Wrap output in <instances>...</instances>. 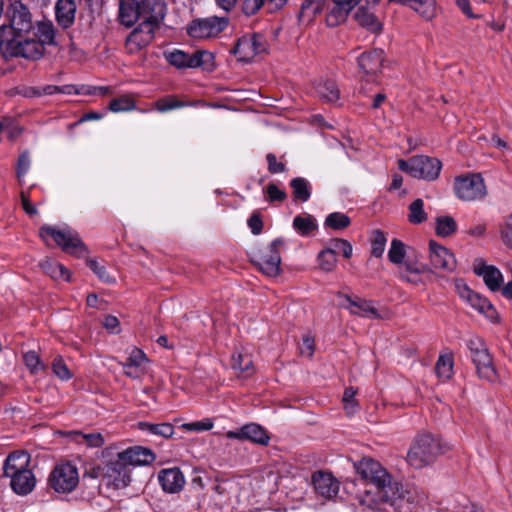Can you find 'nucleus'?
Listing matches in <instances>:
<instances>
[{"label": "nucleus", "mask_w": 512, "mask_h": 512, "mask_svg": "<svg viewBox=\"0 0 512 512\" xmlns=\"http://www.w3.org/2000/svg\"><path fill=\"white\" fill-rule=\"evenodd\" d=\"M165 60L177 69L187 68H208L212 65L214 56L205 50H198L192 54L186 53L180 49H174L164 53Z\"/></svg>", "instance_id": "nucleus-11"}, {"label": "nucleus", "mask_w": 512, "mask_h": 512, "mask_svg": "<svg viewBox=\"0 0 512 512\" xmlns=\"http://www.w3.org/2000/svg\"><path fill=\"white\" fill-rule=\"evenodd\" d=\"M466 346L479 378L490 383L497 382L499 376L494 366L493 358L483 339L477 336L471 337L467 340Z\"/></svg>", "instance_id": "nucleus-6"}, {"label": "nucleus", "mask_w": 512, "mask_h": 512, "mask_svg": "<svg viewBox=\"0 0 512 512\" xmlns=\"http://www.w3.org/2000/svg\"><path fill=\"white\" fill-rule=\"evenodd\" d=\"M398 168L414 178L435 181L439 178L442 162L435 157L415 155L407 161L400 159Z\"/></svg>", "instance_id": "nucleus-8"}, {"label": "nucleus", "mask_w": 512, "mask_h": 512, "mask_svg": "<svg viewBox=\"0 0 512 512\" xmlns=\"http://www.w3.org/2000/svg\"><path fill=\"white\" fill-rule=\"evenodd\" d=\"M47 95L54 94H65V95H78V86L73 84H67L62 86L57 85H45V91Z\"/></svg>", "instance_id": "nucleus-56"}, {"label": "nucleus", "mask_w": 512, "mask_h": 512, "mask_svg": "<svg viewBox=\"0 0 512 512\" xmlns=\"http://www.w3.org/2000/svg\"><path fill=\"white\" fill-rule=\"evenodd\" d=\"M362 0H329L326 23L329 27H337L343 24L349 14L360 4Z\"/></svg>", "instance_id": "nucleus-18"}, {"label": "nucleus", "mask_w": 512, "mask_h": 512, "mask_svg": "<svg viewBox=\"0 0 512 512\" xmlns=\"http://www.w3.org/2000/svg\"><path fill=\"white\" fill-rule=\"evenodd\" d=\"M30 164H31V161H30L29 153L27 151H25L22 154H20L18 161H17V166H16V173H17V178H18L19 182H21L22 179L24 178V176L27 174V172L30 168Z\"/></svg>", "instance_id": "nucleus-57"}, {"label": "nucleus", "mask_w": 512, "mask_h": 512, "mask_svg": "<svg viewBox=\"0 0 512 512\" xmlns=\"http://www.w3.org/2000/svg\"><path fill=\"white\" fill-rule=\"evenodd\" d=\"M75 0H58L55 6L57 23L64 29L72 26L75 20Z\"/></svg>", "instance_id": "nucleus-28"}, {"label": "nucleus", "mask_w": 512, "mask_h": 512, "mask_svg": "<svg viewBox=\"0 0 512 512\" xmlns=\"http://www.w3.org/2000/svg\"><path fill=\"white\" fill-rule=\"evenodd\" d=\"M30 455L26 451H14L8 455L4 462L3 471L6 477H12L22 471H31L28 466Z\"/></svg>", "instance_id": "nucleus-26"}, {"label": "nucleus", "mask_w": 512, "mask_h": 512, "mask_svg": "<svg viewBox=\"0 0 512 512\" xmlns=\"http://www.w3.org/2000/svg\"><path fill=\"white\" fill-rule=\"evenodd\" d=\"M232 368L245 377L254 373L252 357L247 353H236L232 356Z\"/></svg>", "instance_id": "nucleus-37"}, {"label": "nucleus", "mask_w": 512, "mask_h": 512, "mask_svg": "<svg viewBox=\"0 0 512 512\" xmlns=\"http://www.w3.org/2000/svg\"><path fill=\"white\" fill-rule=\"evenodd\" d=\"M23 361L27 369L32 373L36 374L40 371L45 370V365L41 361L40 356L36 351L30 350L24 353Z\"/></svg>", "instance_id": "nucleus-49"}, {"label": "nucleus", "mask_w": 512, "mask_h": 512, "mask_svg": "<svg viewBox=\"0 0 512 512\" xmlns=\"http://www.w3.org/2000/svg\"><path fill=\"white\" fill-rule=\"evenodd\" d=\"M429 259L434 269L452 272L456 268V258L454 254L448 248L438 244L434 240H430L429 242Z\"/></svg>", "instance_id": "nucleus-19"}, {"label": "nucleus", "mask_w": 512, "mask_h": 512, "mask_svg": "<svg viewBox=\"0 0 512 512\" xmlns=\"http://www.w3.org/2000/svg\"><path fill=\"white\" fill-rule=\"evenodd\" d=\"M501 236L503 242L508 247L512 248V215L507 218L505 225L501 230Z\"/></svg>", "instance_id": "nucleus-62"}, {"label": "nucleus", "mask_w": 512, "mask_h": 512, "mask_svg": "<svg viewBox=\"0 0 512 512\" xmlns=\"http://www.w3.org/2000/svg\"><path fill=\"white\" fill-rule=\"evenodd\" d=\"M48 483L58 493L72 492L79 484L77 467L70 462L56 465L49 475Z\"/></svg>", "instance_id": "nucleus-12"}, {"label": "nucleus", "mask_w": 512, "mask_h": 512, "mask_svg": "<svg viewBox=\"0 0 512 512\" xmlns=\"http://www.w3.org/2000/svg\"><path fill=\"white\" fill-rule=\"evenodd\" d=\"M355 19L361 26L366 27L373 32L381 29V24L378 19L364 7L357 9Z\"/></svg>", "instance_id": "nucleus-42"}, {"label": "nucleus", "mask_w": 512, "mask_h": 512, "mask_svg": "<svg viewBox=\"0 0 512 512\" xmlns=\"http://www.w3.org/2000/svg\"><path fill=\"white\" fill-rule=\"evenodd\" d=\"M344 297L349 303L347 309L351 314L372 319L380 318V314L378 313V310L373 306L372 301L359 297L352 299L348 295H345Z\"/></svg>", "instance_id": "nucleus-27"}, {"label": "nucleus", "mask_w": 512, "mask_h": 512, "mask_svg": "<svg viewBox=\"0 0 512 512\" xmlns=\"http://www.w3.org/2000/svg\"><path fill=\"white\" fill-rule=\"evenodd\" d=\"M72 440L78 444H85L89 448H99L104 445L105 440L101 433H83L81 431L69 432Z\"/></svg>", "instance_id": "nucleus-34"}, {"label": "nucleus", "mask_w": 512, "mask_h": 512, "mask_svg": "<svg viewBox=\"0 0 512 512\" xmlns=\"http://www.w3.org/2000/svg\"><path fill=\"white\" fill-rule=\"evenodd\" d=\"M435 233L439 237H449L457 231V222L451 216H439L435 221Z\"/></svg>", "instance_id": "nucleus-40"}, {"label": "nucleus", "mask_w": 512, "mask_h": 512, "mask_svg": "<svg viewBox=\"0 0 512 512\" xmlns=\"http://www.w3.org/2000/svg\"><path fill=\"white\" fill-rule=\"evenodd\" d=\"M411 8L425 20H432L436 16L435 0H414Z\"/></svg>", "instance_id": "nucleus-44"}, {"label": "nucleus", "mask_w": 512, "mask_h": 512, "mask_svg": "<svg viewBox=\"0 0 512 512\" xmlns=\"http://www.w3.org/2000/svg\"><path fill=\"white\" fill-rule=\"evenodd\" d=\"M453 367L454 359L451 353L440 355L435 365V372L439 379L447 381L453 376Z\"/></svg>", "instance_id": "nucleus-38"}, {"label": "nucleus", "mask_w": 512, "mask_h": 512, "mask_svg": "<svg viewBox=\"0 0 512 512\" xmlns=\"http://www.w3.org/2000/svg\"><path fill=\"white\" fill-rule=\"evenodd\" d=\"M455 196L464 202L483 200L487 195V187L480 173H466L456 176L453 182Z\"/></svg>", "instance_id": "nucleus-9"}, {"label": "nucleus", "mask_w": 512, "mask_h": 512, "mask_svg": "<svg viewBox=\"0 0 512 512\" xmlns=\"http://www.w3.org/2000/svg\"><path fill=\"white\" fill-rule=\"evenodd\" d=\"M266 162H267V170L270 174H279L287 171L286 163L283 161L284 156L280 157V160L277 159V156L274 153L266 154Z\"/></svg>", "instance_id": "nucleus-51"}, {"label": "nucleus", "mask_w": 512, "mask_h": 512, "mask_svg": "<svg viewBox=\"0 0 512 512\" xmlns=\"http://www.w3.org/2000/svg\"><path fill=\"white\" fill-rule=\"evenodd\" d=\"M188 105H189L188 102L181 101V100L177 99V97L174 96V95H168V96L159 98L155 102V108L159 112H167V111H170V110H174V109H178V108H183V107H186Z\"/></svg>", "instance_id": "nucleus-45"}, {"label": "nucleus", "mask_w": 512, "mask_h": 512, "mask_svg": "<svg viewBox=\"0 0 512 512\" xmlns=\"http://www.w3.org/2000/svg\"><path fill=\"white\" fill-rule=\"evenodd\" d=\"M36 479L32 471H22L10 477V486L18 495H27L34 489Z\"/></svg>", "instance_id": "nucleus-30"}, {"label": "nucleus", "mask_w": 512, "mask_h": 512, "mask_svg": "<svg viewBox=\"0 0 512 512\" xmlns=\"http://www.w3.org/2000/svg\"><path fill=\"white\" fill-rule=\"evenodd\" d=\"M105 463L103 465H92L84 472V476L92 479L102 478L104 480Z\"/></svg>", "instance_id": "nucleus-63"}, {"label": "nucleus", "mask_w": 512, "mask_h": 512, "mask_svg": "<svg viewBox=\"0 0 512 512\" xmlns=\"http://www.w3.org/2000/svg\"><path fill=\"white\" fill-rule=\"evenodd\" d=\"M151 13L153 14L148 20H143L128 35L125 47L128 53L136 54L143 48L148 46L155 37V31L160 28L166 14V4H156Z\"/></svg>", "instance_id": "nucleus-3"}, {"label": "nucleus", "mask_w": 512, "mask_h": 512, "mask_svg": "<svg viewBox=\"0 0 512 512\" xmlns=\"http://www.w3.org/2000/svg\"><path fill=\"white\" fill-rule=\"evenodd\" d=\"M284 245L282 238H276L269 245L253 250L251 263L267 277L279 276L282 273L280 253Z\"/></svg>", "instance_id": "nucleus-5"}, {"label": "nucleus", "mask_w": 512, "mask_h": 512, "mask_svg": "<svg viewBox=\"0 0 512 512\" xmlns=\"http://www.w3.org/2000/svg\"><path fill=\"white\" fill-rule=\"evenodd\" d=\"M383 62L384 51L382 49L365 51L358 57L359 68L369 76H377L381 72Z\"/></svg>", "instance_id": "nucleus-25"}, {"label": "nucleus", "mask_w": 512, "mask_h": 512, "mask_svg": "<svg viewBox=\"0 0 512 512\" xmlns=\"http://www.w3.org/2000/svg\"><path fill=\"white\" fill-rule=\"evenodd\" d=\"M294 201L307 202L311 197L312 186L303 177H296L290 181Z\"/></svg>", "instance_id": "nucleus-32"}, {"label": "nucleus", "mask_w": 512, "mask_h": 512, "mask_svg": "<svg viewBox=\"0 0 512 512\" xmlns=\"http://www.w3.org/2000/svg\"><path fill=\"white\" fill-rule=\"evenodd\" d=\"M39 235L47 244H49L50 239L53 240L66 253L80 257L87 252V248L79 235L69 228L58 229L44 225L40 228Z\"/></svg>", "instance_id": "nucleus-7"}, {"label": "nucleus", "mask_w": 512, "mask_h": 512, "mask_svg": "<svg viewBox=\"0 0 512 512\" xmlns=\"http://www.w3.org/2000/svg\"><path fill=\"white\" fill-rule=\"evenodd\" d=\"M44 87H34V86H20L16 88V94L23 96L25 98H35L41 97L43 95H47Z\"/></svg>", "instance_id": "nucleus-59"}, {"label": "nucleus", "mask_w": 512, "mask_h": 512, "mask_svg": "<svg viewBox=\"0 0 512 512\" xmlns=\"http://www.w3.org/2000/svg\"><path fill=\"white\" fill-rule=\"evenodd\" d=\"M247 225L250 228L252 234L259 235L263 230L261 213L259 211H254L248 218Z\"/></svg>", "instance_id": "nucleus-60"}, {"label": "nucleus", "mask_w": 512, "mask_h": 512, "mask_svg": "<svg viewBox=\"0 0 512 512\" xmlns=\"http://www.w3.org/2000/svg\"><path fill=\"white\" fill-rule=\"evenodd\" d=\"M386 242V236L382 231H374L371 242V254L376 258L381 257L384 253Z\"/></svg>", "instance_id": "nucleus-52"}, {"label": "nucleus", "mask_w": 512, "mask_h": 512, "mask_svg": "<svg viewBox=\"0 0 512 512\" xmlns=\"http://www.w3.org/2000/svg\"><path fill=\"white\" fill-rule=\"evenodd\" d=\"M40 267L44 273L55 280L62 279L67 282L70 281L71 274L69 270L64 265L53 259H46L42 261L40 263Z\"/></svg>", "instance_id": "nucleus-31"}, {"label": "nucleus", "mask_w": 512, "mask_h": 512, "mask_svg": "<svg viewBox=\"0 0 512 512\" xmlns=\"http://www.w3.org/2000/svg\"><path fill=\"white\" fill-rule=\"evenodd\" d=\"M293 228L301 236H310L317 230L318 225L312 215H297L293 219Z\"/></svg>", "instance_id": "nucleus-36"}, {"label": "nucleus", "mask_w": 512, "mask_h": 512, "mask_svg": "<svg viewBox=\"0 0 512 512\" xmlns=\"http://www.w3.org/2000/svg\"><path fill=\"white\" fill-rule=\"evenodd\" d=\"M473 271L483 278L486 286L493 292L498 291L503 283L501 271L493 265H487L482 258L475 259Z\"/></svg>", "instance_id": "nucleus-20"}, {"label": "nucleus", "mask_w": 512, "mask_h": 512, "mask_svg": "<svg viewBox=\"0 0 512 512\" xmlns=\"http://www.w3.org/2000/svg\"><path fill=\"white\" fill-rule=\"evenodd\" d=\"M318 262L323 271L331 272L334 270L337 263L335 249L327 247L326 249L321 250L318 254Z\"/></svg>", "instance_id": "nucleus-46"}, {"label": "nucleus", "mask_w": 512, "mask_h": 512, "mask_svg": "<svg viewBox=\"0 0 512 512\" xmlns=\"http://www.w3.org/2000/svg\"><path fill=\"white\" fill-rule=\"evenodd\" d=\"M104 481L115 489H123L130 484L131 468L120 460L118 454L115 459L105 462Z\"/></svg>", "instance_id": "nucleus-14"}, {"label": "nucleus", "mask_w": 512, "mask_h": 512, "mask_svg": "<svg viewBox=\"0 0 512 512\" xmlns=\"http://www.w3.org/2000/svg\"><path fill=\"white\" fill-rule=\"evenodd\" d=\"M156 4H165L163 0H120L119 20L126 27L133 26L139 20H148Z\"/></svg>", "instance_id": "nucleus-10"}, {"label": "nucleus", "mask_w": 512, "mask_h": 512, "mask_svg": "<svg viewBox=\"0 0 512 512\" xmlns=\"http://www.w3.org/2000/svg\"><path fill=\"white\" fill-rule=\"evenodd\" d=\"M117 454L120 460H123L129 468L149 465L156 458L151 449L142 446L129 447Z\"/></svg>", "instance_id": "nucleus-21"}, {"label": "nucleus", "mask_w": 512, "mask_h": 512, "mask_svg": "<svg viewBox=\"0 0 512 512\" xmlns=\"http://www.w3.org/2000/svg\"><path fill=\"white\" fill-rule=\"evenodd\" d=\"M408 221L411 224L418 225L428 219V215L424 210V201L417 198L408 206Z\"/></svg>", "instance_id": "nucleus-41"}, {"label": "nucleus", "mask_w": 512, "mask_h": 512, "mask_svg": "<svg viewBox=\"0 0 512 512\" xmlns=\"http://www.w3.org/2000/svg\"><path fill=\"white\" fill-rule=\"evenodd\" d=\"M264 193L267 196V200L271 203L283 202L287 198L286 192L279 189L275 183H269L265 188Z\"/></svg>", "instance_id": "nucleus-55"}, {"label": "nucleus", "mask_w": 512, "mask_h": 512, "mask_svg": "<svg viewBox=\"0 0 512 512\" xmlns=\"http://www.w3.org/2000/svg\"><path fill=\"white\" fill-rule=\"evenodd\" d=\"M225 436L228 439L250 441L262 446H267L270 441L267 430L257 423H248L237 430L227 431Z\"/></svg>", "instance_id": "nucleus-16"}, {"label": "nucleus", "mask_w": 512, "mask_h": 512, "mask_svg": "<svg viewBox=\"0 0 512 512\" xmlns=\"http://www.w3.org/2000/svg\"><path fill=\"white\" fill-rule=\"evenodd\" d=\"M406 256L405 244L399 239H393L388 251V258L393 264H403Z\"/></svg>", "instance_id": "nucleus-48"}, {"label": "nucleus", "mask_w": 512, "mask_h": 512, "mask_svg": "<svg viewBox=\"0 0 512 512\" xmlns=\"http://www.w3.org/2000/svg\"><path fill=\"white\" fill-rule=\"evenodd\" d=\"M317 97L326 103H336L340 99V90L332 79H320L314 86Z\"/></svg>", "instance_id": "nucleus-29"}, {"label": "nucleus", "mask_w": 512, "mask_h": 512, "mask_svg": "<svg viewBox=\"0 0 512 512\" xmlns=\"http://www.w3.org/2000/svg\"><path fill=\"white\" fill-rule=\"evenodd\" d=\"M213 425H214V423H213L212 419L205 418V419L200 420V421L185 423V424L182 425V427L186 431L201 432V431H209V430H211L213 428Z\"/></svg>", "instance_id": "nucleus-58"}, {"label": "nucleus", "mask_w": 512, "mask_h": 512, "mask_svg": "<svg viewBox=\"0 0 512 512\" xmlns=\"http://www.w3.org/2000/svg\"><path fill=\"white\" fill-rule=\"evenodd\" d=\"M52 371L53 373L61 380H69L72 378V373L70 372L68 366L64 362L63 358L58 355L52 361Z\"/></svg>", "instance_id": "nucleus-53"}, {"label": "nucleus", "mask_w": 512, "mask_h": 512, "mask_svg": "<svg viewBox=\"0 0 512 512\" xmlns=\"http://www.w3.org/2000/svg\"><path fill=\"white\" fill-rule=\"evenodd\" d=\"M136 107L135 101L132 97L128 95H123L118 98H114L109 103V110L118 113V112H127L134 110Z\"/></svg>", "instance_id": "nucleus-47"}, {"label": "nucleus", "mask_w": 512, "mask_h": 512, "mask_svg": "<svg viewBox=\"0 0 512 512\" xmlns=\"http://www.w3.org/2000/svg\"><path fill=\"white\" fill-rule=\"evenodd\" d=\"M443 452L440 441L429 433L418 435L408 453L407 462L410 466L421 469L432 464Z\"/></svg>", "instance_id": "nucleus-4"}, {"label": "nucleus", "mask_w": 512, "mask_h": 512, "mask_svg": "<svg viewBox=\"0 0 512 512\" xmlns=\"http://www.w3.org/2000/svg\"><path fill=\"white\" fill-rule=\"evenodd\" d=\"M266 51V41L260 34H247L240 37L233 49L239 61L249 62Z\"/></svg>", "instance_id": "nucleus-15"}, {"label": "nucleus", "mask_w": 512, "mask_h": 512, "mask_svg": "<svg viewBox=\"0 0 512 512\" xmlns=\"http://www.w3.org/2000/svg\"><path fill=\"white\" fill-rule=\"evenodd\" d=\"M354 468L363 480L374 486V490L366 489L358 495V501L363 508L380 511L384 504L401 508L400 503L405 499L402 485L394 481L378 461L363 458L354 464Z\"/></svg>", "instance_id": "nucleus-2"}, {"label": "nucleus", "mask_w": 512, "mask_h": 512, "mask_svg": "<svg viewBox=\"0 0 512 512\" xmlns=\"http://www.w3.org/2000/svg\"><path fill=\"white\" fill-rule=\"evenodd\" d=\"M158 481L165 492L178 493L185 485V477L178 467L165 468L158 472Z\"/></svg>", "instance_id": "nucleus-24"}, {"label": "nucleus", "mask_w": 512, "mask_h": 512, "mask_svg": "<svg viewBox=\"0 0 512 512\" xmlns=\"http://www.w3.org/2000/svg\"><path fill=\"white\" fill-rule=\"evenodd\" d=\"M328 4L329 0H304L301 5L300 17H307L310 20L324 9L328 12Z\"/></svg>", "instance_id": "nucleus-39"}, {"label": "nucleus", "mask_w": 512, "mask_h": 512, "mask_svg": "<svg viewBox=\"0 0 512 512\" xmlns=\"http://www.w3.org/2000/svg\"><path fill=\"white\" fill-rule=\"evenodd\" d=\"M351 224V219L348 215L342 212H333L327 215L324 221V226L332 230H344Z\"/></svg>", "instance_id": "nucleus-43"}, {"label": "nucleus", "mask_w": 512, "mask_h": 512, "mask_svg": "<svg viewBox=\"0 0 512 512\" xmlns=\"http://www.w3.org/2000/svg\"><path fill=\"white\" fill-rule=\"evenodd\" d=\"M457 289L460 297L479 313L485 315L491 321H495L498 318L496 309L487 298L471 290L465 284H457Z\"/></svg>", "instance_id": "nucleus-17"}, {"label": "nucleus", "mask_w": 512, "mask_h": 512, "mask_svg": "<svg viewBox=\"0 0 512 512\" xmlns=\"http://www.w3.org/2000/svg\"><path fill=\"white\" fill-rule=\"evenodd\" d=\"M8 23L0 25V55L6 59L23 58L37 61L46 45H55V29L51 22H33L29 8L19 0L7 7Z\"/></svg>", "instance_id": "nucleus-1"}, {"label": "nucleus", "mask_w": 512, "mask_h": 512, "mask_svg": "<svg viewBox=\"0 0 512 512\" xmlns=\"http://www.w3.org/2000/svg\"><path fill=\"white\" fill-rule=\"evenodd\" d=\"M329 247H332L333 249H335V255L337 254V252H341L343 257H345L346 259H349L352 256V251H353L352 245L346 239H342V238L332 239L330 241Z\"/></svg>", "instance_id": "nucleus-54"}, {"label": "nucleus", "mask_w": 512, "mask_h": 512, "mask_svg": "<svg viewBox=\"0 0 512 512\" xmlns=\"http://www.w3.org/2000/svg\"><path fill=\"white\" fill-rule=\"evenodd\" d=\"M87 266L98 276V278L108 284L115 283V278L112 277L105 266L100 264L96 259H87Z\"/></svg>", "instance_id": "nucleus-50"}, {"label": "nucleus", "mask_w": 512, "mask_h": 512, "mask_svg": "<svg viewBox=\"0 0 512 512\" xmlns=\"http://www.w3.org/2000/svg\"><path fill=\"white\" fill-rule=\"evenodd\" d=\"M312 482L316 493L324 499H334L339 492L340 484L330 473H314Z\"/></svg>", "instance_id": "nucleus-22"}, {"label": "nucleus", "mask_w": 512, "mask_h": 512, "mask_svg": "<svg viewBox=\"0 0 512 512\" xmlns=\"http://www.w3.org/2000/svg\"><path fill=\"white\" fill-rule=\"evenodd\" d=\"M287 0H244L242 11L247 16L255 15L262 6L267 3L272 9H280L286 4Z\"/></svg>", "instance_id": "nucleus-35"}, {"label": "nucleus", "mask_w": 512, "mask_h": 512, "mask_svg": "<svg viewBox=\"0 0 512 512\" xmlns=\"http://www.w3.org/2000/svg\"><path fill=\"white\" fill-rule=\"evenodd\" d=\"M405 272L414 273V274H421L428 270L427 266L422 263H418L417 261H412L410 259H407L405 262H403Z\"/></svg>", "instance_id": "nucleus-61"}, {"label": "nucleus", "mask_w": 512, "mask_h": 512, "mask_svg": "<svg viewBox=\"0 0 512 512\" xmlns=\"http://www.w3.org/2000/svg\"><path fill=\"white\" fill-rule=\"evenodd\" d=\"M228 23V17L210 16L193 20L186 30L193 38L215 37L226 29Z\"/></svg>", "instance_id": "nucleus-13"}, {"label": "nucleus", "mask_w": 512, "mask_h": 512, "mask_svg": "<svg viewBox=\"0 0 512 512\" xmlns=\"http://www.w3.org/2000/svg\"><path fill=\"white\" fill-rule=\"evenodd\" d=\"M138 428L152 435L160 436L163 438H170L174 434V426L171 423H150V422H139Z\"/></svg>", "instance_id": "nucleus-33"}, {"label": "nucleus", "mask_w": 512, "mask_h": 512, "mask_svg": "<svg viewBox=\"0 0 512 512\" xmlns=\"http://www.w3.org/2000/svg\"><path fill=\"white\" fill-rule=\"evenodd\" d=\"M148 358L139 348H133L128 358L122 363L123 373L132 379H139L146 373Z\"/></svg>", "instance_id": "nucleus-23"}, {"label": "nucleus", "mask_w": 512, "mask_h": 512, "mask_svg": "<svg viewBox=\"0 0 512 512\" xmlns=\"http://www.w3.org/2000/svg\"><path fill=\"white\" fill-rule=\"evenodd\" d=\"M301 353L311 357L314 353V339L310 336L303 337Z\"/></svg>", "instance_id": "nucleus-64"}]
</instances>
